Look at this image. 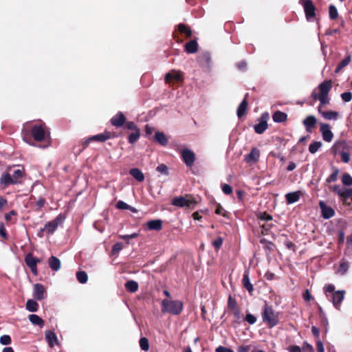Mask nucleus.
Masks as SVG:
<instances>
[{"instance_id":"423d86ee","label":"nucleus","mask_w":352,"mask_h":352,"mask_svg":"<svg viewBox=\"0 0 352 352\" xmlns=\"http://www.w3.org/2000/svg\"><path fill=\"white\" fill-rule=\"evenodd\" d=\"M31 135L36 142L44 141L48 136L45 131V124L34 125L30 131Z\"/></svg>"},{"instance_id":"de8ad7c7","label":"nucleus","mask_w":352,"mask_h":352,"mask_svg":"<svg viewBox=\"0 0 352 352\" xmlns=\"http://www.w3.org/2000/svg\"><path fill=\"white\" fill-rule=\"evenodd\" d=\"M215 213L224 217L229 218V213L221 206L220 204L217 205Z\"/></svg>"},{"instance_id":"680f3d73","label":"nucleus","mask_w":352,"mask_h":352,"mask_svg":"<svg viewBox=\"0 0 352 352\" xmlns=\"http://www.w3.org/2000/svg\"><path fill=\"white\" fill-rule=\"evenodd\" d=\"M221 190L226 195H230L232 192V188L227 184L221 185Z\"/></svg>"},{"instance_id":"052dcab7","label":"nucleus","mask_w":352,"mask_h":352,"mask_svg":"<svg viewBox=\"0 0 352 352\" xmlns=\"http://www.w3.org/2000/svg\"><path fill=\"white\" fill-rule=\"evenodd\" d=\"M258 218L260 220L266 221L272 220V216L271 214L267 213L266 212L261 213L260 215L258 217Z\"/></svg>"},{"instance_id":"c85d7f7f","label":"nucleus","mask_w":352,"mask_h":352,"mask_svg":"<svg viewBox=\"0 0 352 352\" xmlns=\"http://www.w3.org/2000/svg\"><path fill=\"white\" fill-rule=\"evenodd\" d=\"M155 142H157L162 146H166L168 143V138L163 132L157 131L154 135Z\"/></svg>"},{"instance_id":"bb28decb","label":"nucleus","mask_w":352,"mask_h":352,"mask_svg":"<svg viewBox=\"0 0 352 352\" xmlns=\"http://www.w3.org/2000/svg\"><path fill=\"white\" fill-rule=\"evenodd\" d=\"M146 225L148 229L150 230L160 231L162 229V221L160 219L148 221Z\"/></svg>"},{"instance_id":"0eeeda50","label":"nucleus","mask_w":352,"mask_h":352,"mask_svg":"<svg viewBox=\"0 0 352 352\" xmlns=\"http://www.w3.org/2000/svg\"><path fill=\"white\" fill-rule=\"evenodd\" d=\"M180 156L187 167L191 168L196 160L195 153L192 150L187 148L180 151Z\"/></svg>"},{"instance_id":"1a4fd4ad","label":"nucleus","mask_w":352,"mask_h":352,"mask_svg":"<svg viewBox=\"0 0 352 352\" xmlns=\"http://www.w3.org/2000/svg\"><path fill=\"white\" fill-rule=\"evenodd\" d=\"M24 260L25 264L30 269L32 274L36 276L38 274L37 264L41 263V260L34 257L31 252L25 255Z\"/></svg>"},{"instance_id":"cd10ccee","label":"nucleus","mask_w":352,"mask_h":352,"mask_svg":"<svg viewBox=\"0 0 352 352\" xmlns=\"http://www.w3.org/2000/svg\"><path fill=\"white\" fill-rule=\"evenodd\" d=\"M185 52L188 54H194L198 50V43L196 40H190L184 46Z\"/></svg>"},{"instance_id":"0e129e2a","label":"nucleus","mask_w":352,"mask_h":352,"mask_svg":"<svg viewBox=\"0 0 352 352\" xmlns=\"http://www.w3.org/2000/svg\"><path fill=\"white\" fill-rule=\"evenodd\" d=\"M261 243H265V245L264 246V248L265 250H268L269 251H272V246L274 245V243L270 241H267L265 239H261L260 241Z\"/></svg>"},{"instance_id":"b1692460","label":"nucleus","mask_w":352,"mask_h":352,"mask_svg":"<svg viewBox=\"0 0 352 352\" xmlns=\"http://www.w3.org/2000/svg\"><path fill=\"white\" fill-rule=\"evenodd\" d=\"M109 139H111L109 131H105L102 133L89 137V142H104Z\"/></svg>"},{"instance_id":"20e7f679","label":"nucleus","mask_w":352,"mask_h":352,"mask_svg":"<svg viewBox=\"0 0 352 352\" xmlns=\"http://www.w3.org/2000/svg\"><path fill=\"white\" fill-rule=\"evenodd\" d=\"M171 204L179 208L194 209L197 204V201L192 195L186 194L185 196L173 197L171 200Z\"/></svg>"},{"instance_id":"ddd939ff","label":"nucleus","mask_w":352,"mask_h":352,"mask_svg":"<svg viewBox=\"0 0 352 352\" xmlns=\"http://www.w3.org/2000/svg\"><path fill=\"white\" fill-rule=\"evenodd\" d=\"M320 131L322 138L325 142H330L333 138V133L331 131V126L327 123H320Z\"/></svg>"},{"instance_id":"ea45409f","label":"nucleus","mask_w":352,"mask_h":352,"mask_svg":"<svg viewBox=\"0 0 352 352\" xmlns=\"http://www.w3.org/2000/svg\"><path fill=\"white\" fill-rule=\"evenodd\" d=\"M322 143L320 141H314L309 146V151L311 154H314L322 147Z\"/></svg>"},{"instance_id":"bf43d9fd","label":"nucleus","mask_w":352,"mask_h":352,"mask_svg":"<svg viewBox=\"0 0 352 352\" xmlns=\"http://www.w3.org/2000/svg\"><path fill=\"white\" fill-rule=\"evenodd\" d=\"M340 155L341 156L342 161L344 163H349V161H350V155H349V153H348V151H342V152H340Z\"/></svg>"},{"instance_id":"37998d69","label":"nucleus","mask_w":352,"mask_h":352,"mask_svg":"<svg viewBox=\"0 0 352 352\" xmlns=\"http://www.w3.org/2000/svg\"><path fill=\"white\" fill-rule=\"evenodd\" d=\"M329 16L330 19L336 20L338 17V12L336 7L334 5H330L329 6Z\"/></svg>"},{"instance_id":"473e14b6","label":"nucleus","mask_w":352,"mask_h":352,"mask_svg":"<svg viewBox=\"0 0 352 352\" xmlns=\"http://www.w3.org/2000/svg\"><path fill=\"white\" fill-rule=\"evenodd\" d=\"M129 174L134 177L138 182H142L144 180V175L142 172L137 168H131Z\"/></svg>"},{"instance_id":"5fc2aeb1","label":"nucleus","mask_w":352,"mask_h":352,"mask_svg":"<svg viewBox=\"0 0 352 352\" xmlns=\"http://www.w3.org/2000/svg\"><path fill=\"white\" fill-rule=\"evenodd\" d=\"M156 170L162 173V174H164L165 175H168V167L166 164H160L157 168H156Z\"/></svg>"},{"instance_id":"9d476101","label":"nucleus","mask_w":352,"mask_h":352,"mask_svg":"<svg viewBox=\"0 0 352 352\" xmlns=\"http://www.w3.org/2000/svg\"><path fill=\"white\" fill-rule=\"evenodd\" d=\"M331 189L335 194L339 196L340 201H341L344 206H349V203L347 201V195L349 188H342L340 185H334L331 187Z\"/></svg>"},{"instance_id":"6e6d98bb","label":"nucleus","mask_w":352,"mask_h":352,"mask_svg":"<svg viewBox=\"0 0 352 352\" xmlns=\"http://www.w3.org/2000/svg\"><path fill=\"white\" fill-rule=\"evenodd\" d=\"M12 339L8 335H3L0 337V343L3 345H8L11 344Z\"/></svg>"},{"instance_id":"3c124183","label":"nucleus","mask_w":352,"mask_h":352,"mask_svg":"<svg viewBox=\"0 0 352 352\" xmlns=\"http://www.w3.org/2000/svg\"><path fill=\"white\" fill-rule=\"evenodd\" d=\"M122 126L124 127V129H126L128 130L132 131V132L139 129V128L135 124V122H133L132 121H128V122L126 121V122L124 123V124Z\"/></svg>"},{"instance_id":"f3484780","label":"nucleus","mask_w":352,"mask_h":352,"mask_svg":"<svg viewBox=\"0 0 352 352\" xmlns=\"http://www.w3.org/2000/svg\"><path fill=\"white\" fill-rule=\"evenodd\" d=\"M324 105H318V113L326 120H336L339 116V113L337 111H322V107Z\"/></svg>"},{"instance_id":"9b49d317","label":"nucleus","mask_w":352,"mask_h":352,"mask_svg":"<svg viewBox=\"0 0 352 352\" xmlns=\"http://www.w3.org/2000/svg\"><path fill=\"white\" fill-rule=\"evenodd\" d=\"M166 83H170L172 82H181L184 80L183 72L172 69L168 73L166 74L164 77Z\"/></svg>"},{"instance_id":"dca6fc26","label":"nucleus","mask_w":352,"mask_h":352,"mask_svg":"<svg viewBox=\"0 0 352 352\" xmlns=\"http://www.w3.org/2000/svg\"><path fill=\"white\" fill-rule=\"evenodd\" d=\"M342 151H349V146L345 141L335 142L330 149L331 153L334 156L340 154Z\"/></svg>"},{"instance_id":"c756f323","label":"nucleus","mask_w":352,"mask_h":352,"mask_svg":"<svg viewBox=\"0 0 352 352\" xmlns=\"http://www.w3.org/2000/svg\"><path fill=\"white\" fill-rule=\"evenodd\" d=\"M177 30L181 34H184L186 38L191 37L192 34V32L190 27L184 23H179L177 25Z\"/></svg>"},{"instance_id":"6e6552de","label":"nucleus","mask_w":352,"mask_h":352,"mask_svg":"<svg viewBox=\"0 0 352 352\" xmlns=\"http://www.w3.org/2000/svg\"><path fill=\"white\" fill-rule=\"evenodd\" d=\"M65 217L61 214H58L54 219L45 223V227L41 230V232L46 230L49 234H53L57 229L58 226L61 224Z\"/></svg>"},{"instance_id":"f704fd0d","label":"nucleus","mask_w":352,"mask_h":352,"mask_svg":"<svg viewBox=\"0 0 352 352\" xmlns=\"http://www.w3.org/2000/svg\"><path fill=\"white\" fill-rule=\"evenodd\" d=\"M126 289L131 293H135L138 289V283L135 280H128L124 284Z\"/></svg>"},{"instance_id":"f8f14e48","label":"nucleus","mask_w":352,"mask_h":352,"mask_svg":"<svg viewBox=\"0 0 352 352\" xmlns=\"http://www.w3.org/2000/svg\"><path fill=\"white\" fill-rule=\"evenodd\" d=\"M269 118V114L267 113H264L261 115V116L258 118V123L254 126V131L258 134H262L265 132V131L267 129V119Z\"/></svg>"},{"instance_id":"39448f33","label":"nucleus","mask_w":352,"mask_h":352,"mask_svg":"<svg viewBox=\"0 0 352 352\" xmlns=\"http://www.w3.org/2000/svg\"><path fill=\"white\" fill-rule=\"evenodd\" d=\"M299 3L303 7L306 19L312 21L316 17V8L312 0H300Z\"/></svg>"},{"instance_id":"4468645a","label":"nucleus","mask_w":352,"mask_h":352,"mask_svg":"<svg viewBox=\"0 0 352 352\" xmlns=\"http://www.w3.org/2000/svg\"><path fill=\"white\" fill-rule=\"evenodd\" d=\"M319 207L321 210V216L325 219H329L333 217L335 214V210L330 206L326 205V204L323 201H319Z\"/></svg>"},{"instance_id":"e2e57ef3","label":"nucleus","mask_w":352,"mask_h":352,"mask_svg":"<svg viewBox=\"0 0 352 352\" xmlns=\"http://www.w3.org/2000/svg\"><path fill=\"white\" fill-rule=\"evenodd\" d=\"M116 208L120 210H127L131 208V206L128 205L123 201H118L116 204Z\"/></svg>"},{"instance_id":"603ef678","label":"nucleus","mask_w":352,"mask_h":352,"mask_svg":"<svg viewBox=\"0 0 352 352\" xmlns=\"http://www.w3.org/2000/svg\"><path fill=\"white\" fill-rule=\"evenodd\" d=\"M223 242V238L221 236H218L212 242V244L216 250H219L221 248Z\"/></svg>"},{"instance_id":"a878e982","label":"nucleus","mask_w":352,"mask_h":352,"mask_svg":"<svg viewBox=\"0 0 352 352\" xmlns=\"http://www.w3.org/2000/svg\"><path fill=\"white\" fill-rule=\"evenodd\" d=\"M242 283L243 287L248 291L250 294H252V292L254 291V287L250 280L248 270H245L243 274Z\"/></svg>"},{"instance_id":"2eb2a0df","label":"nucleus","mask_w":352,"mask_h":352,"mask_svg":"<svg viewBox=\"0 0 352 352\" xmlns=\"http://www.w3.org/2000/svg\"><path fill=\"white\" fill-rule=\"evenodd\" d=\"M126 118L121 111H118L110 120V123L116 128L122 126L126 122Z\"/></svg>"},{"instance_id":"58836bf2","label":"nucleus","mask_w":352,"mask_h":352,"mask_svg":"<svg viewBox=\"0 0 352 352\" xmlns=\"http://www.w3.org/2000/svg\"><path fill=\"white\" fill-rule=\"evenodd\" d=\"M29 320L33 324H35V325L42 327L44 324L43 320L41 317H39L38 315H36V314L30 315Z\"/></svg>"},{"instance_id":"a18cd8bd","label":"nucleus","mask_w":352,"mask_h":352,"mask_svg":"<svg viewBox=\"0 0 352 352\" xmlns=\"http://www.w3.org/2000/svg\"><path fill=\"white\" fill-rule=\"evenodd\" d=\"M88 144V139H85L81 145L79 146H75L74 147V152L75 154L78 155L80 154L87 146Z\"/></svg>"},{"instance_id":"aec40b11","label":"nucleus","mask_w":352,"mask_h":352,"mask_svg":"<svg viewBox=\"0 0 352 352\" xmlns=\"http://www.w3.org/2000/svg\"><path fill=\"white\" fill-rule=\"evenodd\" d=\"M45 293L43 285L41 283H36L34 285V298L37 300H41L44 298Z\"/></svg>"},{"instance_id":"864d4df0","label":"nucleus","mask_w":352,"mask_h":352,"mask_svg":"<svg viewBox=\"0 0 352 352\" xmlns=\"http://www.w3.org/2000/svg\"><path fill=\"white\" fill-rule=\"evenodd\" d=\"M122 249H123L122 243H120V242H117L112 247L111 254H117Z\"/></svg>"},{"instance_id":"774afa93","label":"nucleus","mask_w":352,"mask_h":352,"mask_svg":"<svg viewBox=\"0 0 352 352\" xmlns=\"http://www.w3.org/2000/svg\"><path fill=\"white\" fill-rule=\"evenodd\" d=\"M303 299L305 301H310L314 299L309 289H306L302 294Z\"/></svg>"},{"instance_id":"79ce46f5","label":"nucleus","mask_w":352,"mask_h":352,"mask_svg":"<svg viewBox=\"0 0 352 352\" xmlns=\"http://www.w3.org/2000/svg\"><path fill=\"white\" fill-rule=\"evenodd\" d=\"M11 176L15 184L21 183V179L23 177V171L20 169L15 170Z\"/></svg>"},{"instance_id":"f03ea898","label":"nucleus","mask_w":352,"mask_h":352,"mask_svg":"<svg viewBox=\"0 0 352 352\" xmlns=\"http://www.w3.org/2000/svg\"><path fill=\"white\" fill-rule=\"evenodd\" d=\"M262 319L269 328H272L279 323V313L274 310L272 305L265 303L261 312Z\"/></svg>"},{"instance_id":"f257e3e1","label":"nucleus","mask_w":352,"mask_h":352,"mask_svg":"<svg viewBox=\"0 0 352 352\" xmlns=\"http://www.w3.org/2000/svg\"><path fill=\"white\" fill-rule=\"evenodd\" d=\"M333 84L331 80H326L321 82L317 87L314 89L311 93V97L314 100H319V105L329 104L330 98L329 94L332 88Z\"/></svg>"},{"instance_id":"338daca9","label":"nucleus","mask_w":352,"mask_h":352,"mask_svg":"<svg viewBox=\"0 0 352 352\" xmlns=\"http://www.w3.org/2000/svg\"><path fill=\"white\" fill-rule=\"evenodd\" d=\"M274 226L272 223H265L262 226V234H268V232Z\"/></svg>"},{"instance_id":"7ed1b4c3","label":"nucleus","mask_w":352,"mask_h":352,"mask_svg":"<svg viewBox=\"0 0 352 352\" xmlns=\"http://www.w3.org/2000/svg\"><path fill=\"white\" fill-rule=\"evenodd\" d=\"M184 309V304L179 300H169L165 298L161 302L162 313H168L174 316L179 315Z\"/></svg>"},{"instance_id":"a19ab883","label":"nucleus","mask_w":352,"mask_h":352,"mask_svg":"<svg viewBox=\"0 0 352 352\" xmlns=\"http://www.w3.org/2000/svg\"><path fill=\"white\" fill-rule=\"evenodd\" d=\"M140 129L133 131L128 136V142L130 144H134L138 140V139L140 138Z\"/></svg>"},{"instance_id":"c03bdc74","label":"nucleus","mask_w":352,"mask_h":352,"mask_svg":"<svg viewBox=\"0 0 352 352\" xmlns=\"http://www.w3.org/2000/svg\"><path fill=\"white\" fill-rule=\"evenodd\" d=\"M339 173L338 168L333 167V172L327 178L326 182L327 183H331L337 180L338 179V175Z\"/></svg>"},{"instance_id":"4be33fe9","label":"nucleus","mask_w":352,"mask_h":352,"mask_svg":"<svg viewBox=\"0 0 352 352\" xmlns=\"http://www.w3.org/2000/svg\"><path fill=\"white\" fill-rule=\"evenodd\" d=\"M248 93L245 94L244 99L237 108L236 113L239 118H241L246 113L248 107Z\"/></svg>"},{"instance_id":"4d7b16f0","label":"nucleus","mask_w":352,"mask_h":352,"mask_svg":"<svg viewBox=\"0 0 352 352\" xmlns=\"http://www.w3.org/2000/svg\"><path fill=\"white\" fill-rule=\"evenodd\" d=\"M341 98L345 102H349L352 100V94L350 91H346L341 94Z\"/></svg>"},{"instance_id":"6ab92c4d","label":"nucleus","mask_w":352,"mask_h":352,"mask_svg":"<svg viewBox=\"0 0 352 352\" xmlns=\"http://www.w3.org/2000/svg\"><path fill=\"white\" fill-rule=\"evenodd\" d=\"M260 157V151L256 147L253 148L250 153L245 156V161L248 163H255Z\"/></svg>"},{"instance_id":"e433bc0d","label":"nucleus","mask_w":352,"mask_h":352,"mask_svg":"<svg viewBox=\"0 0 352 352\" xmlns=\"http://www.w3.org/2000/svg\"><path fill=\"white\" fill-rule=\"evenodd\" d=\"M227 307L228 309L230 310V311H233L234 310H236L239 308L238 307L236 300L230 294L228 296Z\"/></svg>"},{"instance_id":"13d9d810","label":"nucleus","mask_w":352,"mask_h":352,"mask_svg":"<svg viewBox=\"0 0 352 352\" xmlns=\"http://www.w3.org/2000/svg\"><path fill=\"white\" fill-rule=\"evenodd\" d=\"M245 321L248 322L250 324H253L256 321V318L254 315L248 313L245 317Z\"/></svg>"},{"instance_id":"a211bd4d","label":"nucleus","mask_w":352,"mask_h":352,"mask_svg":"<svg viewBox=\"0 0 352 352\" xmlns=\"http://www.w3.org/2000/svg\"><path fill=\"white\" fill-rule=\"evenodd\" d=\"M344 291H337L333 292L331 296V301L334 305V307L340 309V305L344 300Z\"/></svg>"},{"instance_id":"7c9ffc66","label":"nucleus","mask_w":352,"mask_h":352,"mask_svg":"<svg viewBox=\"0 0 352 352\" xmlns=\"http://www.w3.org/2000/svg\"><path fill=\"white\" fill-rule=\"evenodd\" d=\"M45 339L50 347H53L54 344L57 343L58 342L56 335L54 331H45Z\"/></svg>"},{"instance_id":"09e8293b","label":"nucleus","mask_w":352,"mask_h":352,"mask_svg":"<svg viewBox=\"0 0 352 352\" xmlns=\"http://www.w3.org/2000/svg\"><path fill=\"white\" fill-rule=\"evenodd\" d=\"M76 278L79 283H85L87 280V274L85 272L79 271L76 273Z\"/></svg>"},{"instance_id":"69168bd1","label":"nucleus","mask_w":352,"mask_h":352,"mask_svg":"<svg viewBox=\"0 0 352 352\" xmlns=\"http://www.w3.org/2000/svg\"><path fill=\"white\" fill-rule=\"evenodd\" d=\"M46 201L45 198L40 197L38 201L36 202V206L37 207L36 210H41L44 205L45 204Z\"/></svg>"},{"instance_id":"8fccbe9b","label":"nucleus","mask_w":352,"mask_h":352,"mask_svg":"<svg viewBox=\"0 0 352 352\" xmlns=\"http://www.w3.org/2000/svg\"><path fill=\"white\" fill-rule=\"evenodd\" d=\"M342 182L345 186H352V177L349 173L343 174Z\"/></svg>"},{"instance_id":"412c9836","label":"nucleus","mask_w":352,"mask_h":352,"mask_svg":"<svg viewBox=\"0 0 352 352\" xmlns=\"http://www.w3.org/2000/svg\"><path fill=\"white\" fill-rule=\"evenodd\" d=\"M302 124L306 129V131L311 132V129L316 126L317 124V119L314 116H308L303 120Z\"/></svg>"},{"instance_id":"4c0bfd02","label":"nucleus","mask_w":352,"mask_h":352,"mask_svg":"<svg viewBox=\"0 0 352 352\" xmlns=\"http://www.w3.org/2000/svg\"><path fill=\"white\" fill-rule=\"evenodd\" d=\"M25 307L26 309L31 312L37 311L38 309V303L35 300L32 299H29L27 300Z\"/></svg>"},{"instance_id":"72a5a7b5","label":"nucleus","mask_w":352,"mask_h":352,"mask_svg":"<svg viewBox=\"0 0 352 352\" xmlns=\"http://www.w3.org/2000/svg\"><path fill=\"white\" fill-rule=\"evenodd\" d=\"M48 263L50 267L53 271H58L60 268V261L54 256L50 257Z\"/></svg>"},{"instance_id":"c9c22d12","label":"nucleus","mask_w":352,"mask_h":352,"mask_svg":"<svg viewBox=\"0 0 352 352\" xmlns=\"http://www.w3.org/2000/svg\"><path fill=\"white\" fill-rule=\"evenodd\" d=\"M351 56H347L346 57H345L340 63H338V65H337L336 69H335V73L336 74H338L339 73L344 67H345L346 66H347L350 62H351Z\"/></svg>"},{"instance_id":"393cba45","label":"nucleus","mask_w":352,"mask_h":352,"mask_svg":"<svg viewBox=\"0 0 352 352\" xmlns=\"http://www.w3.org/2000/svg\"><path fill=\"white\" fill-rule=\"evenodd\" d=\"M15 184L11 175L9 173H4L0 177V185L6 188L10 185Z\"/></svg>"},{"instance_id":"49530a36","label":"nucleus","mask_w":352,"mask_h":352,"mask_svg":"<svg viewBox=\"0 0 352 352\" xmlns=\"http://www.w3.org/2000/svg\"><path fill=\"white\" fill-rule=\"evenodd\" d=\"M140 346L142 350L146 351L149 349V342L148 338L142 337L140 339Z\"/></svg>"},{"instance_id":"5701e85b","label":"nucleus","mask_w":352,"mask_h":352,"mask_svg":"<svg viewBox=\"0 0 352 352\" xmlns=\"http://www.w3.org/2000/svg\"><path fill=\"white\" fill-rule=\"evenodd\" d=\"M302 195V192L300 190L289 192L285 195V199L287 204H292L295 202H297Z\"/></svg>"},{"instance_id":"2f4dec72","label":"nucleus","mask_w":352,"mask_h":352,"mask_svg":"<svg viewBox=\"0 0 352 352\" xmlns=\"http://www.w3.org/2000/svg\"><path fill=\"white\" fill-rule=\"evenodd\" d=\"M287 115L280 111H275L272 115L274 122L276 123H281L287 120Z\"/></svg>"}]
</instances>
